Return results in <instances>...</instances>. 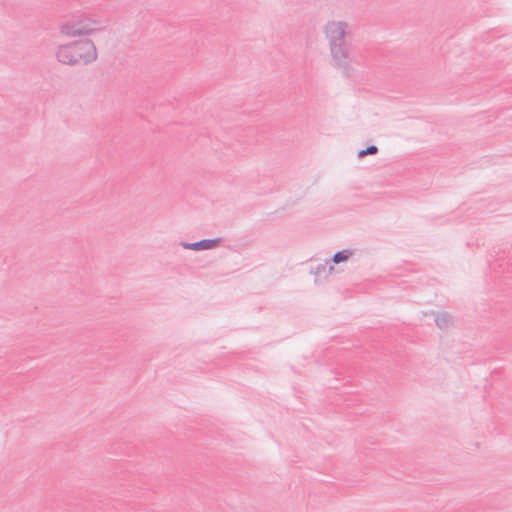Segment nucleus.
Here are the masks:
<instances>
[{
  "label": "nucleus",
  "instance_id": "7",
  "mask_svg": "<svg viewBox=\"0 0 512 512\" xmlns=\"http://www.w3.org/2000/svg\"><path fill=\"white\" fill-rule=\"evenodd\" d=\"M353 254V250L351 249H343L337 251L331 258V262L334 264H339L341 262L347 261Z\"/></svg>",
  "mask_w": 512,
  "mask_h": 512
},
{
  "label": "nucleus",
  "instance_id": "2",
  "mask_svg": "<svg viewBox=\"0 0 512 512\" xmlns=\"http://www.w3.org/2000/svg\"><path fill=\"white\" fill-rule=\"evenodd\" d=\"M98 22L88 18L76 17L64 22L60 26V32L69 37L89 35L95 32Z\"/></svg>",
  "mask_w": 512,
  "mask_h": 512
},
{
  "label": "nucleus",
  "instance_id": "3",
  "mask_svg": "<svg viewBox=\"0 0 512 512\" xmlns=\"http://www.w3.org/2000/svg\"><path fill=\"white\" fill-rule=\"evenodd\" d=\"M71 47L74 48L78 62L88 65L96 61L98 54L94 42L90 39L77 40L70 42Z\"/></svg>",
  "mask_w": 512,
  "mask_h": 512
},
{
  "label": "nucleus",
  "instance_id": "4",
  "mask_svg": "<svg viewBox=\"0 0 512 512\" xmlns=\"http://www.w3.org/2000/svg\"><path fill=\"white\" fill-rule=\"evenodd\" d=\"M55 55L57 61L63 65L75 66L79 64L74 48L71 47L70 43L59 45Z\"/></svg>",
  "mask_w": 512,
  "mask_h": 512
},
{
  "label": "nucleus",
  "instance_id": "6",
  "mask_svg": "<svg viewBox=\"0 0 512 512\" xmlns=\"http://www.w3.org/2000/svg\"><path fill=\"white\" fill-rule=\"evenodd\" d=\"M451 319V315L446 311L437 312L434 317V321L440 329L448 327Z\"/></svg>",
  "mask_w": 512,
  "mask_h": 512
},
{
  "label": "nucleus",
  "instance_id": "8",
  "mask_svg": "<svg viewBox=\"0 0 512 512\" xmlns=\"http://www.w3.org/2000/svg\"><path fill=\"white\" fill-rule=\"evenodd\" d=\"M334 270L333 265L329 264V262L321 263L316 266L314 270L311 272L315 274L316 277H321L322 275L327 276Z\"/></svg>",
  "mask_w": 512,
  "mask_h": 512
},
{
  "label": "nucleus",
  "instance_id": "1",
  "mask_svg": "<svg viewBox=\"0 0 512 512\" xmlns=\"http://www.w3.org/2000/svg\"><path fill=\"white\" fill-rule=\"evenodd\" d=\"M349 24L345 21H328L324 26V34L329 44L333 66L341 69L349 77L353 71L352 63L355 50L350 41Z\"/></svg>",
  "mask_w": 512,
  "mask_h": 512
},
{
  "label": "nucleus",
  "instance_id": "5",
  "mask_svg": "<svg viewBox=\"0 0 512 512\" xmlns=\"http://www.w3.org/2000/svg\"><path fill=\"white\" fill-rule=\"evenodd\" d=\"M222 241V238L217 237L213 239H202L196 242H181L180 245L184 249L201 251V250H209L218 246Z\"/></svg>",
  "mask_w": 512,
  "mask_h": 512
},
{
  "label": "nucleus",
  "instance_id": "9",
  "mask_svg": "<svg viewBox=\"0 0 512 512\" xmlns=\"http://www.w3.org/2000/svg\"><path fill=\"white\" fill-rule=\"evenodd\" d=\"M378 153V147L376 145H369L365 149H361L358 151L357 156L359 158H364L367 155H376Z\"/></svg>",
  "mask_w": 512,
  "mask_h": 512
}]
</instances>
